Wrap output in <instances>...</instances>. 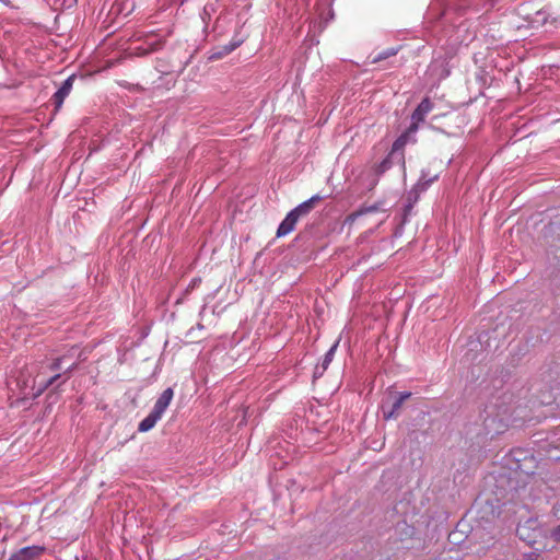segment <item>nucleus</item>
Returning <instances> with one entry per match:
<instances>
[{"label":"nucleus","instance_id":"obj_4","mask_svg":"<svg viewBox=\"0 0 560 560\" xmlns=\"http://www.w3.org/2000/svg\"><path fill=\"white\" fill-rule=\"evenodd\" d=\"M77 351V349H72L69 353L55 359L47 365V369L51 372H57L62 369H65L66 373L71 372L78 364L75 360H72Z\"/></svg>","mask_w":560,"mask_h":560},{"label":"nucleus","instance_id":"obj_10","mask_svg":"<svg viewBox=\"0 0 560 560\" xmlns=\"http://www.w3.org/2000/svg\"><path fill=\"white\" fill-rule=\"evenodd\" d=\"M162 46L163 42L161 39H150L139 46L133 47L132 55L137 57H144L159 50Z\"/></svg>","mask_w":560,"mask_h":560},{"label":"nucleus","instance_id":"obj_6","mask_svg":"<svg viewBox=\"0 0 560 560\" xmlns=\"http://www.w3.org/2000/svg\"><path fill=\"white\" fill-rule=\"evenodd\" d=\"M186 68V62H179L177 66L171 58H158L155 63V69L161 74L170 75L174 72H183Z\"/></svg>","mask_w":560,"mask_h":560},{"label":"nucleus","instance_id":"obj_15","mask_svg":"<svg viewBox=\"0 0 560 560\" xmlns=\"http://www.w3.org/2000/svg\"><path fill=\"white\" fill-rule=\"evenodd\" d=\"M402 401L401 399H398L396 398L395 401L393 402V406L392 408L386 411L385 408L383 407V415H384V418L386 420H389V419H395L397 418L398 416V410L400 409V407L402 406Z\"/></svg>","mask_w":560,"mask_h":560},{"label":"nucleus","instance_id":"obj_11","mask_svg":"<svg viewBox=\"0 0 560 560\" xmlns=\"http://www.w3.org/2000/svg\"><path fill=\"white\" fill-rule=\"evenodd\" d=\"M324 199L320 195H314L310 199L303 201L299 206H296L294 209H292L300 218L305 217L311 212V210L314 208V206L322 201Z\"/></svg>","mask_w":560,"mask_h":560},{"label":"nucleus","instance_id":"obj_3","mask_svg":"<svg viewBox=\"0 0 560 560\" xmlns=\"http://www.w3.org/2000/svg\"><path fill=\"white\" fill-rule=\"evenodd\" d=\"M513 458L516 462V469L520 470L521 472L527 476L533 475L535 472L534 469L537 466V462L534 455L517 450L513 452Z\"/></svg>","mask_w":560,"mask_h":560},{"label":"nucleus","instance_id":"obj_23","mask_svg":"<svg viewBox=\"0 0 560 560\" xmlns=\"http://www.w3.org/2000/svg\"><path fill=\"white\" fill-rule=\"evenodd\" d=\"M380 167H381V171L384 172L388 167V162L383 161L382 164L380 165Z\"/></svg>","mask_w":560,"mask_h":560},{"label":"nucleus","instance_id":"obj_17","mask_svg":"<svg viewBox=\"0 0 560 560\" xmlns=\"http://www.w3.org/2000/svg\"><path fill=\"white\" fill-rule=\"evenodd\" d=\"M436 178V175L428 178L427 174L422 172L421 178L418 182L417 187H420L422 190H425Z\"/></svg>","mask_w":560,"mask_h":560},{"label":"nucleus","instance_id":"obj_20","mask_svg":"<svg viewBox=\"0 0 560 560\" xmlns=\"http://www.w3.org/2000/svg\"><path fill=\"white\" fill-rule=\"evenodd\" d=\"M551 536L556 541L560 542V525L552 530Z\"/></svg>","mask_w":560,"mask_h":560},{"label":"nucleus","instance_id":"obj_19","mask_svg":"<svg viewBox=\"0 0 560 560\" xmlns=\"http://www.w3.org/2000/svg\"><path fill=\"white\" fill-rule=\"evenodd\" d=\"M327 369H323L320 364L316 365L314 369V378L320 377Z\"/></svg>","mask_w":560,"mask_h":560},{"label":"nucleus","instance_id":"obj_9","mask_svg":"<svg viewBox=\"0 0 560 560\" xmlns=\"http://www.w3.org/2000/svg\"><path fill=\"white\" fill-rule=\"evenodd\" d=\"M74 81V75H70L67 78L61 86L57 90V92L52 96L54 104L56 105V108H60L65 98L69 95V93L72 90Z\"/></svg>","mask_w":560,"mask_h":560},{"label":"nucleus","instance_id":"obj_21","mask_svg":"<svg viewBox=\"0 0 560 560\" xmlns=\"http://www.w3.org/2000/svg\"><path fill=\"white\" fill-rule=\"evenodd\" d=\"M410 396H411L410 392H402V393L398 394L397 398L401 399V401L405 402L408 398H410Z\"/></svg>","mask_w":560,"mask_h":560},{"label":"nucleus","instance_id":"obj_5","mask_svg":"<svg viewBox=\"0 0 560 560\" xmlns=\"http://www.w3.org/2000/svg\"><path fill=\"white\" fill-rule=\"evenodd\" d=\"M45 550V547L37 545L23 547L12 553L8 560H35L39 558Z\"/></svg>","mask_w":560,"mask_h":560},{"label":"nucleus","instance_id":"obj_16","mask_svg":"<svg viewBox=\"0 0 560 560\" xmlns=\"http://www.w3.org/2000/svg\"><path fill=\"white\" fill-rule=\"evenodd\" d=\"M338 345H339V341H336L330 348L329 350L325 353L324 358H323V361L320 363V365L323 366V369H328L329 364L331 363V361L334 360V357H335V353H336V350L338 348Z\"/></svg>","mask_w":560,"mask_h":560},{"label":"nucleus","instance_id":"obj_8","mask_svg":"<svg viewBox=\"0 0 560 560\" xmlns=\"http://www.w3.org/2000/svg\"><path fill=\"white\" fill-rule=\"evenodd\" d=\"M300 219L301 218L293 210H291L279 224L277 236L282 237L290 234L294 230Z\"/></svg>","mask_w":560,"mask_h":560},{"label":"nucleus","instance_id":"obj_12","mask_svg":"<svg viewBox=\"0 0 560 560\" xmlns=\"http://www.w3.org/2000/svg\"><path fill=\"white\" fill-rule=\"evenodd\" d=\"M536 522L533 520H528L525 524L518 525L516 529V534L520 537V539L526 541L528 545H532L535 541V534L529 535L527 532L532 528V525H534Z\"/></svg>","mask_w":560,"mask_h":560},{"label":"nucleus","instance_id":"obj_2","mask_svg":"<svg viewBox=\"0 0 560 560\" xmlns=\"http://www.w3.org/2000/svg\"><path fill=\"white\" fill-rule=\"evenodd\" d=\"M433 109V103L429 97H424L411 115V124L407 131L401 135L395 142L394 149H398L407 142L409 136L417 132L419 124L423 122L427 115Z\"/></svg>","mask_w":560,"mask_h":560},{"label":"nucleus","instance_id":"obj_18","mask_svg":"<svg viewBox=\"0 0 560 560\" xmlns=\"http://www.w3.org/2000/svg\"><path fill=\"white\" fill-rule=\"evenodd\" d=\"M397 54V50L394 49V48H389V49H386L382 52H380L374 59H373V62H378L381 60H384L390 56H394Z\"/></svg>","mask_w":560,"mask_h":560},{"label":"nucleus","instance_id":"obj_7","mask_svg":"<svg viewBox=\"0 0 560 560\" xmlns=\"http://www.w3.org/2000/svg\"><path fill=\"white\" fill-rule=\"evenodd\" d=\"M173 396H174V392L171 387L164 389L162 392V394L159 396V398L156 399V401L153 406V409L151 411L153 413H155L156 416H159L160 418H162L163 413L170 406V404L173 399Z\"/></svg>","mask_w":560,"mask_h":560},{"label":"nucleus","instance_id":"obj_22","mask_svg":"<svg viewBox=\"0 0 560 560\" xmlns=\"http://www.w3.org/2000/svg\"><path fill=\"white\" fill-rule=\"evenodd\" d=\"M238 45H240V43L232 44L230 47L225 48V52H231V51H232V50H234Z\"/></svg>","mask_w":560,"mask_h":560},{"label":"nucleus","instance_id":"obj_14","mask_svg":"<svg viewBox=\"0 0 560 560\" xmlns=\"http://www.w3.org/2000/svg\"><path fill=\"white\" fill-rule=\"evenodd\" d=\"M377 210H378V207L375 206V205L374 206H370V207L360 208L359 210L350 213L347 217L346 222L353 223L361 215L366 214V213H371V212H375Z\"/></svg>","mask_w":560,"mask_h":560},{"label":"nucleus","instance_id":"obj_1","mask_svg":"<svg viewBox=\"0 0 560 560\" xmlns=\"http://www.w3.org/2000/svg\"><path fill=\"white\" fill-rule=\"evenodd\" d=\"M61 377L60 373H55L49 377H45L43 372L37 373L36 376L32 377L31 373H28V377H24V373L16 378V385L21 389V394L24 397H38L40 396L49 386H51L57 380Z\"/></svg>","mask_w":560,"mask_h":560},{"label":"nucleus","instance_id":"obj_13","mask_svg":"<svg viewBox=\"0 0 560 560\" xmlns=\"http://www.w3.org/2000/svg\"><path fill=\"white\" fill-rule=\"evenodd\" d=\"M161 418L159 416H156L155 413H153L152 411H150V413L143 419L141 420V422L139 423L138 425V430L140 432H148L150 431L152 428H154V425L156 424V422L160 420Z\"/></svg>","mask_w":560,"mask_h":560}]
</instances>
